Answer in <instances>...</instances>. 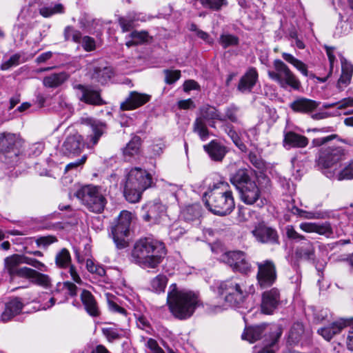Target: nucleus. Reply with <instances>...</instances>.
Here are the masks:
<instances>
[{
	"label": "nucleus",
	"instance_id": "obj_41",
	"mask_svg": "<svg viewBox=\"0 0 353 353\" xmlns=\"http://www.w3.org/2000/svg\"><path fill=\"white\" fill-rule=\"evenodd\" d=\"M203 118L198 117L193 123V131L198 134L202 141H205L209 137V131Z\"/></svg>",
	"mask_w": 353,
	"mask_h": 353
},
{
	"label": "nucleus",
	"instance_id": "obj_55",
	"mask_svg": "<svg viewBox=\"0 0 353 353\" xmlns=\"http://www.w3.org/2000/svg\"><path fill=\"white\" fill-rule=\"evenodd\" d=\"M130 37L132 39H134L135 43H137L138 45L148 41L149 38L148 33L146 31H133L130 34Z\"/></svg>",
	"mask_w": 353,
	"mask_h": 353
},
{
	"label": "nucleus",
	"instance_id": "obj_31",
	"mask_svg": "<svg viewBox=\"0 0 353 353\" xmlns=\"http://www.w3.org/2000/svg\"><path fill=\"white\" fill-rule=\"evenodd\" d=\"M18 137L10 132L0 133V152H8L12 150L17 143Z\"/></svg>",
	"mask_w": 353,
	"mask_h": 353
},
{
	"label": "nucleus",
	"instance_id": "obj_44",
	"mask_svg": "<svg viewBox=\"0 0 353 353\" xmlns=\"http://www.w3.org/2000/svg\"><path fill=\"white\" fill-rule=\"evenodd\" d=\"M168 282V279L165 275L159 274L154 277L150 283L153 291L157 293L164 292Z\"/></svg>",
	"mask_w": 353,
	"mask_h": 353
},
{
	"label": "nucleus",
	"instance_id": "obj_10",
	"mask_svg": "<svg viewBox=\"0 0 353 353\" xmlns=\"http://www.w3.org/2000/svg\"><path fill=\"white\" fill-rule=\"evenodd\" d=\"M221 260L234 271L247 274L251 270V265L242 251H230L223 254Z\"/></svg>",
	"mask_w": 353,
	"mask_h": 353
},
{
	"label": "nucleus",
	"instance_id": "obj_50",
	"mask_svg": "<svg viewBox=\"0 0 353 353\" xmlns=\"http://www.w3.org/2000/svg\"><path fill=\"white\" fill-rule=\"evenodd\" d=\"M137 19L135 16L119 17V23L123 32L130 31L134 27V22Z\"/></svg>",
	"mask_w": 353,
	"mask_h": 353
},
{
	"label": "nucleus",
	"instance_id": "obj_48",
	"mask_svg": "<svg viewBox=\"0 0 353 353\" xmlns=\"http://www.w3.org/2000/svg\"><path fill=\"white\" fill-rule=\"evenodd\" d=\"M219 43L223 48H227L230 46H236L239 43V39L236 36L230 34H221Z\"/></svg>",
	"mask_w": 353,
	"mask_h": 353
},
{
	"label": "nucleus",
	"instance_id": "obj_24",
	"mask_svg": "<svg viewBox=\"0 0 353 353\" xmlns=\"http://www.w3.org/2000/svg\"><path fill=\"white\" fill-rule=\"evenodd\" d=\"M200 118L210 122L212 128H215L214 121H225V117H223L220 112L214 106L205 105L199 109Z\"/></svg>",
	"mask_w": 353,
	"mask_h": 353
},
{
	"label": "nucleus",
	"instance_id": "obj_51",
	"mask_svg": "<svg viewBox=\"0 0 353 353\" xmlns=\"http://www.w3.org/2000/svg\"><path fill=\"white\" fill-rule=\"evenodd\" d=\"M33 274L32 277V282L43 287H48L50 285L51 280L48 275L39 273L36 270L35 274Z\"/></svg>",
	"mask_w": 353,
	"mask_h": 353
},
{
	"label": "nucleus",
	"instance_id": "obj_1",
	"mask_svg": "<svg viewBox=\"0 0 353 353\" xmlns=\"http://www.w3.org/2000/svg\"><path fill=\"white\" fill-rule=\"evenodd\" d=\"M165 244L151 238L137 241L131 253L132 261L139 266L155 269L166 256Z\"/></svg>",
	"mask_w": 353,
	"mask_h": 353
},
{
	"label": "nucleus",
	"instance_id": "obj_8",
	"mask_svg": "<svg viewBox=\"0 0 353 353\" xmlns=\"http://www.w3.org/2000/svg\"><path fill=\"white\" fill-rule=\"evenodd\" d=\"M274 70H268V75L270 79L276 82L281 88L290 87L294 90H299L301 82L288 66L279 59H275L273 63Z\"/></svg>",
	"mask_w": 353,
	"mask_h": 353
},
{
	"label": "nucleus",
	"instance_id": "obj_62",
	"mask_svg": "<svg viewBox=\"0 0 353 353\" xmlns=\"http://www.w3.org/2000/svg\"><path fill=\"white\" fill-rule=\"evenodd\" d=\"M82 46L87 52L94 50L96 47L95 41L90 37L85 36L82 38Z\"/></svg>",
	"mask_w": 353,
	"mask_h": 353
},
{
	"label": "nucleus",
	"instance_id": "obj_45",
	"mask_svg": "<svg viewBox=\"0 0 353 353\" xmlns=\"http://www.w3.org/2000/svg\"><path fill=\"white\" fill-rule=\"evenodd\" d=\"M63 34L65 41H72L74 43L81 42V32L74 28L72 26H66L64 29Z\"/></svg>",
	"mask_w": 353,
	"mask_h": 353
},
{
	"label": "nucleus",
	"instance_id": "obj_13",
	"mask_svg": "<svg viewBox=\"0 0 353 353\" xmlns=\"http://www.w3.org/2000/svg\"><path fill=\"white\" fill-rule=\"evenodd\" d=\"M167 219L165 205L157 201L148 205V209L143 215L145 221L154 224H163Z\"/></svg>",
	"mask_w": 353,
	"mask_h": 353
},
{
	"label": "nucleus",
	"instance_id": "obj_12",
	"mask_svg": "<svg viewBox=\"0 0 353 353\" xmlns=\"http://www.w3.org/2000/svg\"><path fill=\"white\" fill-rule=\"evenodd\" d=\"M77 90V96L79 101L89 105H102L105 101L101 98L99 90H95L90 85L77 84L73 86Z\"/></svg>",
	"mask_w": 353,
	"mask_h": 353
},
{
	"label": "nucleus",
	"instance_id": "obj_40",
	"mask_svg": "<svg viewBox=\"0 0 353 353\" xmlns=\"http://www.w3.org/2000/svg\"><path fill=\"white\" fill-rule=\"evenodd\" d=\"M281 335V331L279 329H277L275 332H272L270 336V342L264 345V347L261 350L257 349L256 347H254V353H274V350L273 348L278 339L280 338Z\"/></svg>",
	"mask_w": 353,
	"mask_h": 353
},
{
	"label": "nucleus",
	"instance_id": "obj_21",
	"mask_svg": "<svg viewBox=\"0 0 353 353\" xmlns=\"http://www.w3.org/2000/svg\"><path fill=\"white\" fill-rule=\"evenodd\" d=\"M348 325V322L344 319H340L331 324L322 327L317 330L325 340L330 341L335 335L339 334L341 330Z\"/></svg>",
	"mask_w": 353,
	"mask_h": 353
},
{
	"label": "nucleus",
	"instance_id": "obj_9",
	"mask_svg": "<svg viewBox=\"0 0 353 353\" xmlns=\"http://www.w3.org/2000/svg\"><path fill=\"white\" fill-rule=\"evenodd\" d=\"M131 219L132 214L128 211L123 210L112 225L111 234L119 249L125 248L128 245L126 237L130 232Z\"/></svg>",
	"mask_w": 353,
	"mask_h": 353
},
{
	"label": "nucleus",
	"instance_id": "obj_38",
	"mask_svg": "<svg viewBox=\"0 0 353 353\" xmlns=\"http://www.w3.org/2000/svg\"><path fill=\"white\" fill-rule=\"evenodd\" d=\"M113 76V71L110 67H97L94 69L92 79L101 84H104Z\"/></svg>",
	"mask_w": 353,
	"mask_h": 353
},
{
	"label": "nucleus",
	"instance_id": "obj_52",
	"mask_svg": "<svg viewBox=\"0 0 353 353\" xmlns=\"http://www.w3.org/2000/svg\"><path fill=\"white\" fill-rule=\"evenodd\" d=\"M292 212L307 219H321L322 217L320 212H307L296 207L292 208Z\"/></svg>",
	"mask_w": 353,
	"mask_h": 353
},
{
	"label": "nucleus",
	"instance_id": "obj_34",
	"mask_svg": "<svg viewBox=\"0 0 353 353\" xmlns=\"http://www.w3.org/2000/svg\"><path fill=\"white\" fill-rule=\"evenodd\" d=\"M89 125L92 130V133L89 135L90 141L92 145H96L104 133L105 124L100 121L90 120Z\"/></svg>",
	"mask_w": 353,
	"mask_h": 353
},
{
	"label": "nucleus",
	"instance_id": "obj_15",
	"mask_svg": "<svg viewBox=\"0 0 353 353\" xmlns=\"http://www.w3.org/2000/svg\"><path fill=\"white\" fill-rule=\"evenodd\" d=\"M256 239L263 243H278V234L275 230L263 223L257 225L252 231Z\"/></svg>",
	"mask_w": 353,
	"mask_h": 353
},
{
	"label": "nucleus",
	"instance_id": "obj_14",
	"mask_svg": "<svg viewBox=\"0 0 353 353\" xmlns=\"http://www.w3.org/2000/svg\"><path fill=\"white\" fill-rule=\"evenodd\" d=\"M280 303V292L276 288H272L262 294L261 304V312L265 314H271Z\"/></svg>",
	"mask_w": 353,
	"mask_h": 353
},
{
	"label": "nucleus",
	"instance_id": "obj_33",
	"mask_svg": "<svg viewBox=\"0 0 353 353\" xmlns=\"http://www.w3.org/2000/svg\"><path fill=\"white\" fill-rule=\"evenodd\" d=\"M64 10V6L61 3L43 4L41 5L39 8V14L45 18L50 17L57 14H62Z\"/></svg>",
	"mask_w": 353,
	"mask_h": 353
},
{
	"label": "nucleus",
	"instance_id": "obj_27",
	"mask_svg": "<svg viewBox=\"0 0 353 353\" xmlns=\"http://www.w3.org/2000/svg\"><path fill=\"white\" fill-rule=\"evenodd\" d=\"M309 143L308 139L301 134L294 132H288L284 135L283 144L284 146H290L292 148H303L306 147Z\"/></svg>",
	"mask_w": 353,
	"mask_h": 353
},
{
	"label": "nucleus",
	"instance_id": "obj_35",
	"mask_svg": "<svg viewBox=\"0 0 353 353\" xmlns=\"http://www.w3.org/2000/svg\"><path fill=\"white\" fill-rule=\"evenodd\" d=\"M264 328L265 327L263 325L246 327L242 334V339L248 341L250 343H254L260 339Z\"/></svg>",
	"mask_w": 353,
	"mask_h": 353
},
{
	"label": "nucleus",
	"instance_id": "obj_61",
	"mask_svg": "<svg viewBox=\"0 0 353 353\" xmlns=\"http://www.w3.org/2000/svg\"><path fill=\"white\" fill-rule=\"evenodd\" d=\"M33 274H35V270L27 267L20 268L15 272L14 276L22 278L32 279Z\"/></svg>",
	"mask_w": 353,
	"mask_h": 353
},
{
	"label": "nucleus",
	"instance_id": "obj_30",
	"mask_svg": "<svg viewBox=\"0 0 353 353\" xmlns=\"http://www.w3.org/2000/svg\"><path fill=\"white\" fill-rule=\"evenodd\" d=\"M141 139L138 136H134L123 149V154L125 159L130 160L132 157L138 155L140 152Z\"/></svg>",
	"mask_w": 353,
	"mask_h": 353
},
{
	"label": "nucleus",
	"instance_id": "obj_59",
	"mask_svg": "<svg viewBox=\"0 0 353 353\" xmlns=\"http://www.w3.org/2000/svg\"><path fill=\"white\" fill-rule=\"evenodd\" d=\"M285 233L288 239L299 241L305 239V236L298 233L292 225L285 227Z\"/></svg>",
	"mask_w": 353,
	"mask_h": 353
},
{
	"label": "nucleus",
	"instance_id": "obj_7",
	"mask_svg": "<svg viewBox=\"0 0 353 353\" xmlns=\"http://www.w3.org/2000/svg\"><path fill=\"white\" fill-rule=\"evenodd\" d=\"M74 195L90 211L94 213L102 212L107 203L101 188L97 185L80 187Z\"/></svg>",
	"mask_w": 353,
	"mask_h": 353
},
{
	"label": "nucleus",
	"instance_id": "obj_5",
	"mask_svg": "<svg viewBox=\"0 0 353 353\" xmlns=\"http://www.w3.org/2000/svg\"><path fill=\"white\" fill-rule=\"evenodd\" d=\"M152 178L146 170L139 168L130 170L126 176L124 196L130 203L139 202L143 192L151 187Z\"/></svg>",
	"mask_w": 353,
	"mask_h": 353
},
{
	"label": "nucleus",
	"instance_id": "obj_56",
	"mask_svg": "<svg viewBox=\"0 0 353 353\" xmlns=\"http://www.w3.org/2000/svg\"><path fill=\"white\" fill-rule=\"evenodd\" d=\"M237 111L238 108L236 106L230 105L225 109V115L222 117H225V121L226 119H229L230 121L233 123H237L239 121L236 115Z\"/></svg>",
	"mask_w": 353,
	"mask_h": 353
},
{
	"label": "nucleus",
	"instance_id": "obj_26",
	"mask_svg": "<svg viewBox=\"0 0 353 353\" xmlns=\"http://www.w3.org/2000/svg\"><path fill=\"white\" fill-rule=\"evenodd\" d=\"M80 297L86 312L92 316H98L99 315V310L92 293L87 290H83Z\"/></svg>",
	"mask_w": 353,
	"mask_h": 353
},
{
	"label": "nucleus",
	"instance_id": "obj_46",
	"mask_svg": "<svg viewBox=\"0 0 353 353\" xmlns=\"http://www.w3.org/2000/svg\"><path fill=\"white\" fill-rule=\"evenodd\" d=\"M304 333V327L301 323L297 322L293 324L292 326L290 333L289 338L292 342L294 343L298 341L303 334Z\"/></svg>",
	"mask_w": 353,
	"mask_h": 353
},
{
	"label": "nucleus",
	"instance_id": "obj_23",
	"mask_svg": "<svg viewBox=\"0 0 353 353\" xmlns=\"http://www.w3.org/2000/svg\"><path fill=\"white\" fill-rule=\"evenodd\" d=\"M23 307V304L19 298H14L7 302L1 315V321L7 322L12 319L21 312Z\"/></svg>",
	"mask_w": 353,
	"mask_h": 353
},
{
	"label": "nucleus",
	"instance_id": "obj_63",
	"mask_svg": "<svg viewBox=\"0 0 353 353\" xmlns=\"http://www.w3.org/2000/svg\"><path fill=\"white\" fill-rule=\"evenodd\" d=\"M103 333L109 341H113L121 338V334L112 328H103Z\"/></svg>",
	"mask_w": 353,
	"mask_h": 353
},
{
	"label": "nucleus",
	"instance_id": "obj_53",
	"mask_svg": "<svg viewBox=\"0 0 353 353\" xmlns=\"http://www.w3.org/2000/svg\"><path fill=\"white\" fill-rule=\"evenodd\" d=\"M21 259L22 264H28L41 271L45 270L46 265L43 263L37 260L36 259L28 257L26 255L21 254Z\"/></svg>",
	"mask_w": 353,
	"mask_h": 353
},
{
	"label": "nucleus",
	"instance_id": "obj_29",
	"mask_svg": "<svg viewBox=\"0 0 353 353\" xmlns=\"http://www.w3.org/2000/svg\"><path fill=\"white\" fill-rule=\"evenodd\" d=\"M68 78V74L65 72L53 73L43 78V84L46 88H54L61 85Z\"/></svg>",
	"mask_w": 353,
	"mask_h": 353
},
{
	"label": "nucleus",
	"instance_id": "obj_32",
	"mask_svg": "<svg viewBox=\"0 0 353 353\" xmlns=\"http://www.w3.org/2000/svg\"><path fill=\"white\" fill-rule=\"evenodd\" d=\"M4 269L11 276H14V272L22 264L21 254H14L4 259Z\"/></svg>",
	"mask_w": 353,
	"mask_h": 353
},
{
	"label": "nucleus",
	"instance_id": "obj_20",
	"mask_svg": "<svg viewBox=\"0 0 353 353\" xmlns=\"http://www.w3.org/2000/svg\"><path fill=\"white\" fill-rule=\"evenodd\" d=\"M301 230L307 233H316L319 235H324L330 237L332 235L333 231L329 222L323 223L304 222L299 225Z\"/></svg>",
	"mask_w": 353,
	"mask_h": 353
},
{
	"label": "nucleus",
	"instance_id": "obj_4",
	"mask_svg": "<svg viewBox=\"0 0 353 353\" xmlns=\"http://www.w3.org/2000/svg\"><path fill=\"white\" fill-rule=\"evenodd\" d=\"M345 150L341 146H327L321 148L316 160L322 172L327 178L338 180L341 170L340 163L345 159Z\"/></svg>",
	"mask_w": 353,
	"mask_h": 353
},
{
	"label": "nucleus",
	"instance_id": "obj_54",
	"mask_svg": "<svg viewBox=\"0 0 353 353\" xmlns=\"http://www.w3.org/2000/svg\"><path fill=\"white\" fill-rule=\"evenodd\" d=\"M165 74V82L167 84H172L176 81L181 77L180 70H165L163 71Z\"/></svg>",
	"mask_w": 353,
	"mask_h": 353
},
{
	"label": "nucleus",
	"instance_id": "obj_25",
	"mask_svg": "<svg viewBox=\"0 0 353 353\" xmlns=\"http://www.w3.org/2000/svg\"><path fill=\"white\" fill-rule=\"evenodd\" d=\"M258 79V72L254 68H250L241 78L238 89L241 92H250Z\"/></svg>",
	"mask_w": 353,
	"mask_h": 353
},
{
	"label": "nucleus",
	"instance_id": "obj_11",
	"mask_svg": "<svg viewBox=\"0 0 353 353\" xmlns=\"http://www.w3.org/2000/svg\"><path fill=\"white\" fill-rule=\"evenodd\" d=\"M257 267L256 279L260 287L265 288L272 285L276 279V266L273 261L266 260L257 263Z\"/></svg>",
	"mask_w": 353,
	"mask_h": 353
},
{
	"label": "nucleus",
	"instance_id": "obj_3",
	"mask_svg": "<svg viewBox=\"0 0 353 353\" xmlns=\"http://www.w3.org/2000/svg\"><path fill=\"white\" fill-rule=\"evenodd\" d=\"M205 203L213 214L225 216L234 209L235 203L232 192L228 183L220 182L205 193Z\"/></svg>",
	"mask_w": 353,
	"mask_h": 353
},
{
	"label": "nucleus",
	"instance_id": "obj_17",
	"mask_svg": "<svg viewBox=\"0 0 353 353\" xmlns=\"http://www.w3.org/2000/svg\"><path fill=\"white\" fill-rule=\"evenodd\" d=\"M239 191L241 201L248 205L255 203L261 196L260 189L254 181L239 186Z\"/></svg>",
	"mask_w": 353,
	"mask_h": 353
},
{
	"label": "nucleus",
	"instance_id": "obj_42",
	"mask_svg": "<svg viewBox=\"0 0 353 353\" xmlns=\"http://www.w3.org/2000/svg\"><path fill=\"white\" fill-rule=\"evenodd\" d=\"M282 57L285 61L294 65L304 76H308L307 67L303 61L297 59L293 55L287 52H283Z\"/></svg>",
	"mask_w": 353,
	"mask_h": 353
},
{
	"label": "nucleus",
	"instance_id": "obj_49",
	"mask_svg": "<svg viewBox=\"0 0 353 353\" xmlns=\"http://www.w3.org/2000/svg\"><path fill=\"white\" fill-rule=\"evenodd\" d=\"M353 179V159L340 172L338 181Z\"/></svg>",
	"mask_w": 353,
	"mask_h": 353
},
{
	"label": "nucleus",
	"instance_id": "obj_47",
	"mask_svg": "<svg viewBox=\"0 0 353 353\" xmlns=\"http://www.w3.org/2000/svg\"><path fill=\"white\" fill-rule=\"evenodd\" d=\"M185 231L179 222H175L170 227L169 235L170 239L176 241L185 233Z\"/></svg>",
	"mask_w": 353,
	"mask_h": 353
},
{
	"label": "nucleus",
	"instance_id": "obj_64",
	"mask_svg": "<svg viewBox=\"0 0 353 353\" xmlns=\"http://www.w3.org/2000/svg\"><path fill=\"white\" fill-rule=\"evenodd\" d=\"M146 346L151 350L152 353H165L163 349L159 345L157 341L153 339H149Z\"/></svg>",
	"mask_w": 353,
	"mask_h": 353
},
{
	"label": "nucleus",
	"instance_id": "obj_18",
	"mask_svg": "<svg viewBox=\"0 0 353 353\" xmlns=\"http://www.w3.org/2000/svg\"><path fill=\"white\" fill-rule=\"evenodd\" d=\"M320 105V102L305 97H298L290 104L294 112L301 114H312Z\"/></svg>",
	"mask_w": 353,
	"mask_h": 353
},
{
	"label": "nucleus",
	"instance_id": "obj_28",
	"mask_svg": "<svg viewBox=\"0 0 353 353\" xmlns=\"http://www.w3.org/2000/svg\"><path fill=\"white\" fill-rule=\"evenodd\" d=\"M341 68V74L336 83V88L340 92L343 91L350 83L353 74L352 65L342 62Z\"/></svg>",
	"mask_w": 353,
	"mask_h": 353
},
{
	"label": "nucleus",
	"instance_id": "obj_58",
	"mask_svg": "<svg viewBox=\"0 0 353 353\" xmlns=\"http://www.w3.org/2000/svg\"><path fill=\"white\" fill-rule=\"evenodd\" d=\"M57 241V239L54 236H41L36 240V243L39 247L47 248L50 245Z\"/></svg>",
	"mask_w": 353,
	"mask_h": 353
},
{
	"label": "nucleus",
	"instance_id": "obj_57",
	"mask_svg": "<svg viewBox=\"0 0 353 353\" xmlns=\"http://www.w3.org/2000/svg\"><path fill=\"white\" fill-rule=\"evenodd\" d=\"M86 268L88 272L91 273H96L99 276H103L105 274V270L103 268L96 265L92 259H87L86 261Z\"/></svg>",
	"mask_w": 353,
	"mask_h": 353
},
{
	"label": "nucleus",
	"instance_id": "obj_43",
	"mask_svg": "<svg viewBox=\"0 0 353 353\" xmlns=\"http://www.w3.org/2000/svg\"><path fill=\"white\" fill-rule=\"evenodd\" d=\"M296 254L299 257L304 259H313L314 256V248L313 244L310 241H307L305 245L297 248Z\"/></svg>",
	"mask_w": 353,
	"mask_h": 353
},
{
	"label": "nucleus",
	"instance_id": "obj_36",
	"mask_svg": "<svg viewBox=\"0 0 353 353\" xmlns=\"http://www.w3.org/2000/svg\"><path fill=\"white\" fill-rule=\"evenodd\" d=\"M201 216V207L198 204L187 206L182 211V217L186 222H199Z\"/></svg>",
	"mask_w": 353,
	"mask_h": 353
},
{
	"label": "nucleus",
	"instance_id": "obj_39",
	"mask_svg": "<svg viewBox=\"0 0 353 353\" xmlns=\"http://www.w3.org/2000/svg\"><path fill=\"white\" fill-rule=\"evenodd\" d=\"M72 259L69 251L62 248L55 256V264L59 268L65 269L72 265Z\"/></svg>",
	"mask_w": 353,
	"mask_h": 353
},
{
	"label": "nucleus",
	"instance_id": "obj_19",
	"mask_svg": "<svg viewBox=\"0 0 353 353\" xmlns=\"http://www.w3.org/2000/svg\"><path fill=\"white\" fill-rule=\"evenodd\" d=\"M82 141L83 139L80 134L69 135L63 143V152L68 156L79 154L83 147Z\"/></svg>",
	"mask_w": 353,
	"mask_h": 353
},
{
	"label": "nucleus",
	"instance_id": "obj_22",
	"mask_svg": "<svg viewBox=\"0 0 353 353\" xmlns=\"http://www.w3.org/2000/svg\"><path fill=\"white\" fill-rule=\"evenodd\" d=\"M203 149L212 161L218 162L222 161L228 152L227 148L216 140H212L208 144L204 145Z\"/></svg>",
	"mask_w": 353,
	"mask_h": 353
},
{
	"label": "nucleus",
	"instance_id": "obj_6",
	"mask_svg": "<svg viewBox=\"0 0 353 353\" xmlns=\"http://www.w3.org/2000/svg\"><path fill=\"white\" fill-rule=\"evenodd\" d=\"M245 282L239 278L223 281L217 287L218 294L228 306H236L241 303L248 294Z\"/></svg>",
	"mask_w": 353,
	"mask_h": 353
},
{
	"label": "nucleus",
	"instance_id": "obj_37",
	"mask_svg": "<svg viewBox=\"0 0 353 353\" xmlns=\"http://www.w3.org/2000/svg\"><path fill=\"white\" fill-rule=\"evenodd\" d=\"M248 170L246 169H239L231 177V183L239 190V186H244L248 182H252L250 178Z\"/></svg>",
	"mask_w": 353,
	"mask_h": 353
},
{
	"label": "nucleus",
	"instance_id": "obj_2",
	"mask_svg": "<svg viewBox=\"0 0 353 353\" xmlns=\"http://www.w3.org/2000/svg\"><path fill=\"white\" fill-rule=\"evenodd\" d=\"M167 303L171 313L181 320L190 318L199 305V300L196 294L190 291L179 290L175 283L169 288Z\"/></svg>",
	"mask_w": 353,
	"mask_h": 353
},
{
	"label": "nucleus",
	"instance_id": "obj_16",
	"mask_svg": "<svg viewBox=\"0 0 353 353\" xmlns=\"http://www.w3.org/2000/svg\"><path fill=\"white\" fill-rule=\"evenodd\" d=\"M151 99V96L144 93H140L136 91L130 92L126 99L121 103V109L122 110H132L138 108Z\"/></svg>",
	"mask_w": 353,
	"mask_h": 353
},
{
	"label": "nucleus",
	"instance_id": "obj_60",
	"mask_svg": "<svg viewBox=\"0 0 353 353\" xmlns=\"http://www.w3.org/2000/svg\"><path fill=\"white\" fill-rule=\"evenodd\" d=\"M337 108L340 110L350 108L348 111L344 112L345 114L353 112V98H345L338 102Z\"/></svg>",
	"mask_w": 353,
	"mask_h": 353
}]
</instances>
